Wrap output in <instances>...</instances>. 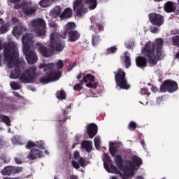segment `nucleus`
<instances>
[{"instance_id":"1","label":"nucleus","mask_w":179,"mask_h":179,"mask_svg":"<svg viewBox=\"0 0 179 179\" xmlns=\"http://www.w3.org/2000/svg\"><path fill=\"white\" fill-rule=\"evenodd\" d=\"M4 48L3 54L5 61L7 62L8 68L12 69L15 67L14 71L10 73V79H17L22 83H33L37 78L38 74L37 73V66H32L22 73V70L19 67V51L15 43L12 42L6 43L3 44Z\"/></svg>"},{"instance_id":"2","label":"nucleus","mask_w":179,"mask_h":179,"mask_svg":"<svg viewBox=\"0 0 179 179\" xmlns=\"http://www.w3.org/2000/svg\"><path fill=\"white\" fill-rule=\"evenodd\" d=\"M39 68L40 69H43L44 72H46L39 80V82L43 83V85H47V83L54 82V80H58L62 75V71H55L52 70L54 68V64H42L39 66Z\"/></svg>"},{"instance_id":"3","label":"nucleus","mask_w":179,"mask_h":179,"mask_svg":"<svg viewBox=\"0 0 179 179\" xmlns=\"http://www.w3.org/2000/svg\"><path fill=\"white\" fill-rule=\"evenodd\" d=\"M163 47V39L157 38L155 43H147L143 50L145 57L148 58V62L150 65H157L156 54L155 50Z\"/></svg>"},{"instance_id":"4","label":"nucleus","mask_w":179,"mask_h":179,"mask_svg":"<svg viewBox=\"0 0 179 179\" xmlns=\"http://www.w3.org/2000/svg\"><path fill=\"white\" fill-rule=\"evenodd\" d=\"M85 3L87 5L90 10H94L97 8V0H76L73 4V9L78 17H82L85 13H87Z\"/></svg>"},{"instance_id":"5","label":"nucleus","mask_w":179,"mask_h":179,"mask_svg":"<svg viewBox=\"0 0 179 179\" xmlns=\"http://www.w3.org/2000/svg\"><path fill=\"white\" fill-rule=\"evenodd\" d=\"M31 29L38 37H45L47 34V24L42 18L34 19L31 22Z\"/></svg>"},{"instance_id":"6","label":"nucleus","mask_w":179,"mask_h":179,"mask_svg":"<svg viewBox=\"0 0 179 179\" xmlns=\"http://www.w3.org/2000/svg\"><path fill=\"white\" fill-rule=\"evenodd\" d=\"M50 45L53 51L61 52L65 48V41L64 37L57 32H53L50 36Z\"/></svg>"},{"instance_id":"7","label":"nucleus","mask_w":179,"mask_h":179,"mask_svg":"<svg viewBox=\"0 0 179 179\" xmlns=\"http://www.w3.org/2000/svg\"><path fill=\"white\" fill-rule=\"evenodd\" d=\"M115 74V80L117 86L120 89H124L125 90H128L131 87L129 85H128V80H127V73L122 69H118L117 71H114Z\"/></svg>"},{"instance_id":"8","label":"nucleus","mask_w":179,"mask_h":179,"mask_svg":"<svg viewBox=\"0 0 179 179\" xmlns=\"http://www.w3.org/2000/svg\"><path fill=\"white\" fill-rule=\"evenodd\" d=\"M178 90V84H177V82L171 80H164L159 88L161 93H166V92H168V93H174V92H177Z\"/></svg>"},{"instance_id":"9","label":"nucleus","mask_w":179,"mask_h":179,"mask_svg":"<svg viewBox=\"0 0 179 179\" xmlns=\"http://www.w3.org/2000/svg\"><path fill=\"white\" fill-rule=\"evenodd\" d=\"M149 20L153 26L160 27L164 24V17L156 13H151L148 15Z\"/></svg>"},{"instance_id":"10","label":"nucleus","mask_w":179,"mask_h":179,"mask_svg":"<svg viewBox=\"0 0 179 179\" xmlns=\"http://www.w3.org/2000/svg\"><path fill=\"white\" fill-rule=\"evenodd\" d=\"M24 52L25 54L27 62L29 64V65H33V64H36V62L38 61L37 53H36L34 50L30 49H24Z\"/></svg>"},{"instance_id":"11","label":"nucleus","mask_w":179,"mask_h":179,"mask_svg":"<svg viewBox=\"0 0 179 179\" xmlns=\"http://www.w3.org/2000/svg\"><path fill=\"white\" fill-rule=\"evenodd\" d=\"M22 171H23L22 167L8 166L1 170V173L3 176H10V174H17L19 173H22Z\"/></svg>"},{"instance_id":"12","label":"nucleus","mask_w":179,"mask_h":179,"mask_svg":"<svg viewBox=\"0 0 179 179\" xmlns=\"http://www.w3.org/2000/svg\"><path fill=\"white\" fill-rule=\"evenodd\" d=\"M21 5L22 10L24 15H33L36 10V8H34L30 2L22 1Z\"/></svg>"},{"instance_id":"13","label":"nucleus","mask_w":179,"mask_h":179,"mask_svg":"<svg viewBox=\"0 0 179 179\" xmlns=\"http://www.w3.org/2000/svg\"><path fill=\"white\" fill-rule=\"evenodd\" d=\"M38 51L42 57H44V58H50V57H52L54 54V52H52L51 49L45 47L41 43L38 45Z\"/></svg>"},{"instance_id":"14","label":"nucleus","mask_w":179,"mask_h":179,"mask_svg":"<svg viewBox=\"0 0 179 179\" xmlns=\"http://www.w3.org/2000/svg\"><path fill=\"white\" fill-rule=\"evenodd\" d=\"M99 131V127H97V124L94 123H91L87 125V134L90 138V139H93L96 135H97V132Z\"/></svg>"},{"instance_id":"15","label":"nucleus","mask_w":179,"mask_h":179,"mask_svg":"<svg viewBox=\"0 0 179 179\" xmlns=\"http://www.w3.org/2000/svg\"><path fill=\"white\" fill-rule=\"evenodd\" d=\"M44 152L38 149L31 150L30 153L27 155V159L29 160H36V159H40L42 157Z\"/></svg>"},{"instance_id":"16","label":"nucleus","mask_w":179,"mask_h":179,"mask_svg":"<svg viewBox=\"0 0 179 179\" xmlns=\"http://www.w3.org/2000/svg\"><path fill=\"white\" fill-rule=\"evenodd\" d=\"M115 162L117 169H119L120 171H123V170H124V171H128V170H130L129 167L127 166L125 168L124 167V161L122 160V157H121V155H116Z\"/></svg>"},{"instance_id":"17","label":"nucleus","mask_w":179,"mask_h":179,"mask_svg":"<svg viewBox=\"0 0 179 179\" xmlns=\"http://www.w3.org/2000/svg\"><path fill=\"white\" fill-rule=\"evenodd\" d=\"M136 64L138 68H141V69H143V68H146L148 66V59L142 56H138L136 58Z\"/></svg>"},{"instance_id":"18","label":"nucleus","mask_w":179,"mask_h":179,"mask_svg":"<svg viewBox=\"0 0 179 179\" xmlns=\"http://www.w3.org/2000/svg\"><path fill=\"white\" fill-rule=\"evenodd\" d=\"M66 35L69 37V41L71 43H75V41H78L80 38V33L78 30L72 31Z\"/></svg>"},{"instance_id":"19","label":"nucleus","mask_w":179,"mask_h":179,"mask_svg":"<svg viewBox=\"0 0 179 179\" xmlns=\"http://www.w3.org/2000/svg\"><path fill=\"white\" fill-rule=\"evenodd\" d=\"M32 38L30 36V34H27L22 38V42L24 45L23 50H29V45H30V43H31Z\"/></svg>"},{"instance_id":"20","label":"nucleus","mask_w":179,"mask_h":179,"mask_svg":"<svg viewBox=\"0 0 179 179\" xmlns=\"http://www.w3.org/2000/svg\"><path fill=\"white\" fill-rule=\"evenodd\" d=\"M132 164H130V166L131 167L132 170H135V166L137 167H140V166H142V159L139 158V157L134 155L131 158Z\"/></svg>"},{"instance_id":"21","label":"nucleus","mask_w":179,"mask_h":179,"mask_svg":"<svg viewBox=\"0 0 179 179\" xmlns=\"http://www.w3.org/2000/svg\"><path fill=\"white\" fill-rule=\"evenodd\" d=\"M75 29H76V24L75 22H68L64 27V34L67 35L72 31H75Z\"/></svg>"},{"instance_id":"22","label":"nucleus","mask_w":179,"mask_h":179,"mask_svg":"<svg viewBox=\"0 0 179 179\" xmlns=\"http://www.w3.org/2000/svg\"><path fill=\"white\" fill-rule=\"evenodd\" d=\"M73 13V11H72V8H66L64 9V10L62 13L59 17L62 20L64 19H70V17L72 16Z\"/></svg>"},{"instance_id":"23","label":"nucleus","mask_w":179,"mask_h":179,"mask_svg":"<svg viewBox=\"0 0 179 179\" xmlns=\"http://www.w3.org/2000/svg\"><path fill=\"white\" fill-rule=\"evenodd\" d=\"M164 9L166 13H171L176 10V7L172 1H168L164 4Z\"/></svg>"},{"instance_id":"24","label":"nucleus","mask_w":179,"mask_h":179,"mask_svg":"<svg viewBox=\"0 0 179 179\" xmlns=\"http://www.w3.org/2000/svg\"><path fill=\"white\" fill-rule=\"evenodd\" d=\"M24 31H26V28L20 26H17L13 28V36H22Z\"/></svg>"},{"instance_id":"25","label":"nucleus","mask_w":179,"mask_h":179,"mask_svg":"<svg viewBox=\"0 0 179 179\" xmlns=\"http://www.w3.org/2000/svg\"><path fill=\"white\" fill-rule=\"evenodd\" d=\"M61 12H62V9L61 6H56L54 7L53 10L50 12V15L52 17H58V16H61Z\"/></svg>"},{"instance_id":"26","label":"nucleus","mask_w":179,"mask_h":179,"mask_svg":"<svg viewBox=\"0 0 179 179\" xmlns=\"http://www.w3.org/2000/svg\"><path fill=\"white\" fill-rule=\"evenodd\" d=\"M14 160L16 164H23L24 163V160H26V157L22 153L17 154L16 157L14 158Z\"/></svg>"},{"instance_id":"27","label":"nucleus","mask_w":179,"mask_h":179,"mask_svg":"<svg viewBox=\"0 0 179 179\" xmlns=\"http://www.w3.org/2000/svg\"><path fill=\"white\" fill-rule=\"evenodd\" d=\"M68 111L64 110L62 114L57 115V122H65L68 120Z\"/></svg>"},{"instance_id":"28","label":"nucleus","mask_w":179,"mask_h":179,"mask_svg":"<svg viewBox=\"0 0 179 179\" xmlns=\"http://www.w3.org/2000/svg\"><path fill=\"white\" fill-rule=\"evenodd\" d=\"M0 122H3L7 127H10V117L0 113Z\"/></svg>"},{"instance_id":"29","label":"nucleus","mask_w":179,"mask_h":179,"mask_svg":"<svg viewBox=\"0 0 179 179\" xmlns=\"http://www.w3.org/2000/svg\"><path fill=\"white\" fill-rule=\"evenodd\" d=\"M9 27H10V22L2 24L0 27V34L8 33V31H9Z\"/></svg>"},{"instance_id":"30","label":"nucleus","mask_w":179,"mask_h":179,"mask_svg":"<svg viewBox=\"0 0 179 179\" xmlns=\"http://www.w3.org/2000/svg\"><path fill=\"white\" fill-rule=\"evenodd\" d=\"M83 149H85L86 152L90 153L92 152V143L90 141H84L81 143Z\"/></svg>"},{"instance_id":"31","label":"nucleus","mask_w":179,"mask_h":179,"mask_svg":"<svg viewBox=\"0 0 179 179\" xmlns=\"http://www.w3.org/2000/svg\"><path fill=\"white\" fill-rule=\"evenodd\" d=\"M55 1V0H41L39 5L41 8H48V6H51L52 3H54Z\"/></svg>"},{"instance_id":"32","label":"nucleus","mask_w":179,"mask_h":179,"mask_svg":"<svg viewBox=\"0 0 179 179\" xmlns=\"http://www.w3.org/2000/svg\"><path fill=\"white\" fill-rule=\"evenodd\" d=\"M96 79V77H94V76L92 75V74H86L83 78V80L84 82V83H87V81L90 80L91 83L94 82Z\"/></svg>"},{"instance_id":"33","label":"nucleus","mask_w":179,"mask_h":179,"mask_svg":"<svg viewBox=\"0 0 179 179\" xmlns=\"http://www.w3.org/2000/svg\"><path fill=\"white\" fill-rule=\"evenodd\" d=\"M127 54L129 53H128V52H124V66L127 68V69L131 66V57H129V55Z\"/></svg>"},{"instance_id":"34","label":"nucleus","mask_w":179,"mask_h":179,"mask_svg":"<svg viewBox=\"0 0 179 179\" xmlns=\"http://www.w3.org/2000/svg\"><path fill=\"white\" fill-rule=\"evenodd\" d=\"M100 41H101V40L100 39V36H99V35H92V43L94 47H96V45H97Z\"/></svg>"},{"instance_id":"35","label":"nucleus","mask_w":179,"mask_h":179,"mask_svg":"<svg viewBox=\"0 0 179 179\" xmlns=\"http://www.w3.org/2000/svg\"><path fill=\"white\" fill-rule=\"evenodd\" d=\"M56 95H57V97L60 100H65V99H66V94H65V91H64V90L57 91L56 93Z\"/></svg>"},{"instance_id":"36","label":"nucleus","mask_w":179,"mask_h":179,"mask_svg":"<svg viewBox=\"0 0 179 179\" xmlns=\"http://www.w3.org/2000/svg\"><path fill=\"white\" fill-rule=\"evenodd\" d=\"M172 44L175 47L179 48V36L178 35H176L172 38Z\"/></svg>"},{"instance_id":"37","label":"nucleus","mask_w":179,"mask_h":179,"mask_svg":"<svg viewBox=\"0 0 179 179\" xmlns=\"http://www.w3.org/2000/svg\"><path fill=\"white\" fill-rule=\"evenodd\" d=\"M10 86H11L12 89H13V90H19V89L21 88L20 84H19L18 83H16L15 81L10 83Z\"/></svg>"},{"instance_id":"38","label":"nucleus","mask_w":179,"mask_h":179,"mask_svg":"<svg viewBox=\"0 0 179 179\" xmlns=\"http://www.w3.org/2000/svg\"><path fill=\"white\" fill-rule=\"evenodd\" d=\"M109 152H110L112 157H115V155L117 154V147L110 145L109 147Z\"/></svg>"},{"instance_id":"39","label":"nucleus","mask_w":179,"mask_h":179,"mask_svg":"<svg viewBox=\"0 0 179 179\" xmlns=\"http://www.w3.org/2000/svg\"><path fill=\"white\" fill-rule=\"evenodd\" d=\"M116 52H117V47L116 46L108 48L106 50V55H108V54H114Z\"/></svg>"},{"instance_id":"40","label":"nucleus","mask_w":179,"mask_h":179,"mask_svg":"<svg viewBox=\"0 0 179 179\" xmlns=\"http://www.w3.org/2000/svg\"><path fill=\"white\" fill-rule=\"evenodd\" d=\"M94 143L96 149H100V137H95L94 139Z\"/></svg>"},{"instance_id":"41","label":"nucleus","mask_w":179,"mask_h":179,"mask_svg":"<svg viewBox=\"0 0 179 179\" xmlns=\"http://www.w3.org/2000/svg\"><path fill=\"white\" fill-rule=\"evenodd\" d=\"M55 68L58 70L62 69L64 68V62L62 60H59L56 64H55Z\"/></svg>"},{"instance_id":"42","label":"nucleus","mask_w":179,"mask_h":179,"mask_svg":"<svg viewBox=\"0 0 179 179\" xmlns=\"http://www.w3.org/2000/svg\"><path fill=\"white\" fill-rule=\"evenodd\" d=\"M128 128L130 130L132 129V131H135V129H136V123L134 121L130 122Z\"/></svg>"},{"instance_id":"43","label":"nucleus","mask_w":179,"mask_h":179,"mask_svg":"<svg viewBox=\"0 0 179 179\" xmlns=\"http://www.w3.org/2000/svg\"><path fill=\"white\" fill-rule=\"evenodd\" d=\"M78 164L81 167H85L87 164H86V159L83 157H80L78 160Z\"/></svg>"},{"instance_id":"44","label":"nucleus","mask_w":179,"mask_h":179,"mask_svg":"<svg viewBox=\"0 0 179 179\" xmlns=\"http://www.w3.org/2000/svg\"><path fill=\"white\" fill-rule=\"evenodd\" d=\"M97 83L92 84V83H88L85 85L86 87H90V89H97Z\"/></svg>"},{"instance_id":"45","label":"nucleus","mask_w":179,"mask_h":179,"mask_svg":"<svg viewBox=\"0 0 179 179\" xmlns=\"http://www.w3.org/2000/svg\"><path fill=\"white\" fill-rule=\"evenodd\" d=\"M36 143H34V142L33 141H28V143L26 145V148L27 149H31V148H36Z\"/></svg>"},{"instance_id":"46","label":"nucleus","mask_w":179,"mask_h":179,"mask_svg":"<svg viewBox=\"0 0 179 179\" xmlns=\"http://www.w3.org/2000/svg\"><path fill=\"white\" fill-rule=\"evenodd\" d=\"M123 176H124L123 179H127V178H129V177H134V176H135V173L134 172V171H129L128 173H124Z\"/></svg>"},{"instance_id":"47","label":"nucleus","mask_w":179,"mask_h":179,"mask_svg":"<svg viewBox=\"0 0 179 179\" xmlns=\"http://www.w3.org/2000/svg\"><path fill=\"white\" fill-rule=\"evenodd\" d=\"M156 50V54L155 55L156 59H160V57H162V48H157Z\"/></svg>"},{"instance_id":"48","label":"nucleus","mask_w":179,"mask_h":179,"mask_svg":"<svg viewBox=\"0 0 179 179\" xmlns=\"http://www.w3.org/2000/svg\"><path fill=\"white\" fill-rule=\"evenodd\" d=\"M141 94L143 96H145L147 94V96H150V92H149V90L148 88H143L141 90Z\"/></svg>"},{"instance_id":"49","label":"nucleus","mask_w":179,"mask_h":179,"mask_svg":"<svg viewBox=\"0 0 179 179\" xmlns=\"http://www.w3.org/2000/svg\"><path fill=\"white\" fill-rule=\"evenodd\" d=\"M83 89L82 84H76L73 87V90H76V92H80Z\"/></svg>"},{"instance_id":"50","label":"nucleus","mask_w":179,"mask_h":179,"mask_svg":"<svg viewBox=\"0 0 179 179\" xmlns=\"http://www.w3.org/2000/svg\"><path fill=\"white\" fill-rule=\"evenodd\" d=\"M0 159L1 160H2V162H3L5 164H8L9 163V160H8L6 159V155L5 154H2L1 156H0Z\"/></svg>"},{"instance_id":"51","label":"nucleus","mask_w":179,"mask_h":179,"mask_svg":"<svg viewBox=\"0 0 179 179\" xmlns=\"http://www.w3.org/2000/svg\"><path fill=\"white\" fill-rule=\"evenodd\" d=\"M110 169L114 171V173H116V174H119L120 171H118V169L114 164H110Z\"/></svg>"},{"instance_id":"52","label":"nucleus","mask_w":179,"mask_h":179,"mask_svg":"<svg viewBox=\"0 0 179 179\" xmlns=\"http://www.w3.org/2000/svg\"><path fill=\"white\" fill-rule=\"evenodd\" d=\"M19 139L20 138L17 137V136H13L12 138H11V142L13 143H14L15 145L19 143Z\"/></svg>"},{"instance_id":"53","label":"nucleus","mask_w":179,"mask_h":179,"mask_svg":"<svg viewBox=\"0 0 179 179\" xmlns=\"http://www.w3.org/2000/svg\"><path fill=\"white\" fill-rule=\"evenodd\" d=\"M71 164L74 169H80V166H79V163L76 162V161H72Z\"/></svg>"},{"instance_id":"54","label":"nucleus","mask_w":179,"mask_h":179,"mask_svg":"<svg viewBox=\"0 0 179 179\" xmlns=\"http://www.w3.org/2000/svg\"><path fill=\"white\" fill-rule=\"evenodd\" d=\"M150 31L154 34L159 33V29L156 27H153L150 28Z\"/></svg>"},{"instance_id":"55","label":"nucleus","mask_w":179,"mask_h":179,"mask_svg":"<svg viewBox=\"0 0 179 179\" xmlns=\"http://www.w3.org/2000/svg\"><path fill=\"white\" fill-rule=\"evenodd\" d=\"M11 22L13 23V24H17V23H19V19H17L16 17H14L11 19Z\"/></svg>"},{"instance_id":"56","label":"nucleus","mask_w":179,"mask_h":179,"mask_svg":"<svg viewBox=\"0 0 179 179\" xmlns=\"http://www.w3.org/2000/svg\"><path fill=\"white\" fill-rule=\"evenodd\" d=\"M104 159L106 162L111 163V158H110V156L108 155V154H104Z\"/></svg>"},{"instance_id":"57","label":"nucleus","mask_w":179,"mask_h":179,"mask_svg":"<svg viewBox=\"0 0 179 179\" xmlns=\"http://www.w3.org/2000/svg\"><path fill=\"white\" fill-rule=\"evenodd\" d=\"M37 148H38L39 149H42V150H44V149H45L44 143H38Z\"/></svg>"},{"instance_id":"58","label":"nucleus","mask_w":179,"mask_h":179,"mask_svg":"<svg viewBox=\"0 0 179 179\" xmlns=\"http://www.w3.org/2000/svg\"><path fill=\"white\" fill-rule=\"evenodd\" d=\"M79 156H80L79 152L75 151L73 154L74 159H79Z\"/></svg>"},{"instance_id":"59","label":"nucleus","mask_w":179,"mask_h":179,"mask_svg":"<svg viewBox=\"0 0 179 179\" xmlns=\"http://www.w3.org/2000/svg\"><path fill=\"white\" fill-rule=\"evenodd\" d=\"M163 101V96H159L157 98V104H160Z\"/></svg>"},{"instance_id":"60","label":"nucleus","mask_w":179,"mask_h":179,"mask_svg":"<svg viewBox=\"0 0 179 179\" xmlns=\"http://www.w3.org/2000/svg\"><path fill=\"white\" fill-rule=\"evenodd\" d=\"M5 146V141L0 138V149H2Z\"/></svg>"},{"instance_id":"61","label":"nucleus","mask_w":179,"mask_h":179,"mask_svg":"<svg viewBox=\"0 0 179 179\" xmlns=\"http://www.w3.org/2000/svg\"><path fill=\"white\" fill-rule=\"evenodd\" d=\"M22 8V4H17V3L14 5V9H20Z\"/></svg>"},{"instance_id":"62","label":"nucleus","mask_w":179,"mask_h":179,"mask_svg":"<svg viewBox=\"0 0 179 179\" xmlns=\"http://www.w3.org/2000/svg\"><path fill=\"white\" fill-rule=\"evenodd\" d=\"M22 0H10L11 3H19Z\"/></svg>"},{"instance_id":"63","label":"nucleus","mask_w":179,"mask_h":179,"mask_svg":"<svg viewBox=\"0 0 179 179\" xmlns=\"http://www.w3.org/2000/svg\"><path fill=\"white\" fill-rule=\"evenodd\" d=\"M70 179H78V176L76 175L72 174L69 177Z\"/></svg>"},{"instance_id":"64","label":"nucleus","mask_w":179,"mask_h":179,"mask_svg":"<svg viewBox=\"0 0 179 179\" xmlns=\"http://www.w3.org/2000/svg\"><path fill=\"white\" fill-rule=\"evenodd\" d=\"M125 46L127 48H131L132 47V44L131 43H125Z\"/></svg>"}]
</instances>
